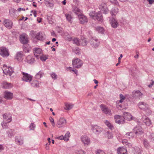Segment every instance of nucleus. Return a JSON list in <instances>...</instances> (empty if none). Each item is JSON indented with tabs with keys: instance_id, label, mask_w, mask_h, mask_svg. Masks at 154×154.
<instances>
[{
	"instance_id": "nucleus-1",
	"label": "nucleus",
	"mask_w": 154,
	"mask_h": 154,
	"mask_svg": "<svg viewBox=\"0 0 154 154\" xmlns=\"http://www.w3.org/2000/svg\"><path fill=\"white\" fill-rule=\"evenodd\" d=\"M89 15L91 17L96 20L102 22L103 21L102 14L101 12L99 11L95 13L94 12H91Z\"/></svg>"
},
{
	"instance_id": "nucleus-2",
	"label": "nucleus",
	"mask_w": 154,
	"mask_h": 154,
	"mask_svg": "<svg viewBox=\"0 0 154 154\" xmlns=\"http://www.w3.org/2000/svg\"><path fill=\"white\" fill-rule=\"evenodd\" d=\"M2 70L4 74L10 76H11L14 72L13 69L12 68L10 67H7V66L6 65H3Z\"/></svg>"
},
{
	"instance_id": "nucleus-3",
	"label": "nucleus",
	"mask_w": 154,
	"mask_h": 154,
	"mask_svg": "<svg viewBox=\"0 0 154 154\" xmlns=\"http://www.w3.org/2000/svg\"><path fill=\"white\" fill-rule=\"evenodd\" d=\"M82 61L78 58L74 59L72 61L73 66L76 68H80L82 66Z\"/></svg>"
},
{
	"instance_id": "nucleus-4",
	"label": "nucleus",
	"mask_w": 154,
	"mask_h": 154,
	"mask_svg": "<svg viewBox=\"0 0 154 154\" xmlns=\"http://www.w3.org/2000/svg\"><path fill=\"white\" fill-rule=\"evenodd\" d=\"M99 8L103 13L106 14L109 12V10L108 7L106 3H102L99 6Z\"/></svg>"
},
{
	"instance_id": "nucleus-5",
	"label": "nucleus",
	"mask_w": 154,
	"mask_h": 154,
	"mask_svg": "<svg viewBox=\"0 0 154 154\" xmlns=\"http://www.w3.org/2000/svg\"><path fill=\"white\" fill-rule=\"evenodd\" d=\"M143 94L139 90L133 91L132 96L134 98L140 99L143 97Z\"/></svg>"
},
{
	"instance_id": "nucleus-6",
	"label": "nucleus",
	"mask_w": 154,
	"mask_h": 154,
	"mask_svg": "<svg viewBox=\"0 0 154 154\" xmlns=\"http://www.w3.org/2000/svg\"><path fill=\"white\" fill-rule=\"evenodd\" d=\"M0 54L3 57H8L9 55L8 49L4 47L0 48Z\"/></svg>"
},
{
	"instance_id": "nucleus-7",
	"label": "nucleus",
	"mask_w": 154,
	"mask_h": 154,
	"mask_svg": "<svg viewBox=\"0 0 154 154\" xmlns=\"http://www.w3.org/2000/svg\"><path fill=\"white\" fill-rule=\"evenodd\" d=\"M66 124V120L63 118H60L57 121V126L58 128L63 127Z\"/></svg>"
},
{
	"instance_id": "nucleus-8",
	"label": "nucleus",
	"mask_w": 154,
	"mask_h": 154,
	"mask_svg": "<svg viewBox=\"0 0 154 154\" xmlns=\"http://www.w3.org/2000/svg\"><path fill=\"white\" fill-rule=\"evenodd\" d=\"M81 140L85 146H88L90 144L91 142L90 139L86 136H82L81 137Z\"/></svg>"
},
{
	"instance_id": "nucleus-9",
	"label": "nucleus",
	"mask_w": 154,
	"mask_h": 154,
	"mask_svg": "<svg viewBox=\"0 0 154 154\" xmlns=\"http://www.w3.org/2000/svg\"><path fill=\"white\" fill-rule=\"evenodd\" d=\"M91 129L93 132L96 134H100L103 130L102 128L97 125L92 126Z\"/></svg>"
},
{
	"instance_id": "nucleus-10",
	"label": "nucleus",
	"mask_w": 154,
	"mask_h": 154,
	"mask_svg": "<svg viewBox=\"0 0 154 154\" xmlns=\"http://www.w3.org/2000/svg\"><path fill=\"white\" fill-rule=\"evenodd\" d=\"M109 21L112 26L114 28H117L119 25L117 20L113 17H109Z\"/></svg>"
},
{
	"instance_id": "nucleus-11",
	"label": "nucleus",
	"mask_w": 154,
	"mask_h": 154,
	"mask_svg": "<svg viewBox=\"0 0 154 154\" xmlns=\"http://www.w3.org/2000/svg\"><path fill=\"white\" fill-rule=\"evenodd\" d=\"M114 119L116 123L119 124H123L125 122L124 118L119 115L114 116Z\"/></svg>"
},
{
	"instance_id": "nucleus-12",
	"label": "nucleus",
	"mask_w": 154,
	"mask_h": 154,
	"mask_svg": "<svg viewBox=\"0 0 154 154\" xmlns=\"http://www.w3.org/2000/svg\"><path fill=\"white\" fill-rule=\"evenodd\" d=\"M90 43L94 48H97L100 44V41L96 38H92L90 40Z\"/></svg>"
},
{
	"instance_id": "nucleus-13",
	"label": "nucleus",
	"mask_w": 154,
	"mask_h": 154,
	"mask_svg": "<svg viewBox=\"0 0 154 154\" xmlns=\"http://www.w3.org/2000/svg\"><path fill=\"white\" fill-rule=\"evenodd\" d=\"M22 74L23 75V80L26 82H30L32 80V76L31 75L24 72H23Z\"/></svg>"
},
{
	"instance_id": "nucleus-14",
	"label": "nucleus",
	"mask_w": 154,
	"mask_h": 154,
	"mask_svg": "<svg viewBox=\"0 0 154 154\" xmlns=\"http://www.w3.org/2000/svg\"><path fill=\"white\" fill-rule=\"evenodd\" d=\"M3 23L4 25L7 28L10 29L12 28L13 23L11 20L8 19H5L4 20Z\"/></svg>"
},
{
	"instance_id": "nucleus-15",
	"label": "nucleus",
	"mask_w": 154,
	"mask_h": 154,
	"mask_svg": "<svg viewBox=\"0 0 154 154\" xmlns=\"http://www.w3.org/2000/svg\"><path fill=\"white\" fill-rule=\"evenodd\" d=\"M100 107L101 110L103 113L106 114H108L109 115H111V111L105 105L103 104H101Z\"/></svg>"
},
{
	"instance_id": "nucleus-16",
	"label": "nucleus",
	"mask_w": 154,
	"mask_h": 154,
	"mask_svg": "<svg viewBox=\"0 0 154 154\" xmlns=\"http://www.w3.org/2000/svg\"><path fill=\"white\" fill-rule=\"evenodd\" d=\"M33 52L35 56L37 58L42 53V49L38 48H35L33 50Z\"/></svg>"
},
{
	"instance_id": "nucleus-17",
	"label": "nucleus",
	"mask_w": 154,
	"mask_h": 154,
	"mask_svg": "<svg viewBox=\"0 0 154 154\" xmlns=\"http://www.w3.org/2000/svg\"><path fill=\"white\" fill-rule=\"evenodd\" d=\"M3 117L4 120L7 123L11 122L12 120L11 114L9 113H6L3 115Z\"/></svg>"
},
{
	"instance_id": "nucleus-18",
	"label": "nucleus",
	"mask_w": 154,
	"mask_h": 154,
	"mask_svg": "<svg viewBox=\"0 0 154 154\" xmlns=\"http://www.w3.org/2000/svg\"><path fill=\"white\" fill-rule=\"evenodd\" d=\"M78 17L81 23L84 24L87 22V18L83 14H79L78 15Z\"/></svg>"
},
{
	"instance_id": "nucleus-19",
	"label": "nucleus",
	"mask_w": 154,
	"mask_h": 154,
	"mask_svg": "<svg viewBox=\"0 0 154 154\" xmlns=\"http://www.w3.org/2000/svg\"><path fill=\"white\" fill-rule=\"evenodd\" d=\"M138 106L139 108L142 109L146 110L148 109V105L143 102H140L138 103Z\"/></svg>"
},
{
	"instance_id": "nucleus-20",
	"label": "nucleus",
	"mask_w": 154,
	"mask_h": 154,
	"mask_svg": "<svg viewBox=\"0 0 154 154\" xmlns=\"http://www.w3.org/2000/svg\"><path fill=\"white\" fill-rule=\"evenodd\" d=\"M23 51H18L16 54L15 58L18 61H21L23 59Z\"/></svg>"
},
{
	"instance_id": "nucleus-21",
	"label": "nucleus",
	"mask_w": 154,
	"mask_h": 154,
	"mask_svg": "<svg viewBox=\"0 0 154 154\" xmlns=\"http://www.w3.org/2000/svg\"><path fill=\"white\" fill-rule=\"evenodd\" d=\"M20 42L23 44H26L28 43V40L27 37L25 35H22L20 36Z\"/></svg>"
},
{
	"instance_id": "nucleus-22",
	"label": "nucleus",
	"mask_w": 154,
	"mask_h": 154,
	"mask_svg": "<svg viewBox=\"0 0 154 154\" xmlns=\"http://www.w3.org/2000/svg\"><path fill=\"white\" fill-rule=\"evenodd\" d=\"M25 61L29 64H32L35 62V60L34 58L30 55L27 56Z\"/></svg>"
},
{
	"instance_id": "nucleus-23",
	"label": "nucleus",
	"mask_w": 154,
	"mask_h": 154,
	"mask_svg": "<svg viewBox=\"0 0 154 154\" xmlns=\"http://www.w3.org/2000/svg\"><path fill=\"white\" fill-rule=\"evenodd\" d=\"M4 97L6 99L11 100L13 97V94L11 92L6 91L4 92Z\"/></svg>"
},
{
	"instance_id": "nucleus-24",
	"label": "nucleus",
	"mask_w": 154,
	"mask_h": 154,
	"mask_svg": "<svg viewBox=\"0 0 154 154\" xmlns=\"http://www.w3.org/2000/svg\"><path fill=\"white\" fill-rule=\"evenodd\" d=\"M15 141L17 144L22 145L23 143V137L21 136H16L15 137Z\"/></svg>"
},
{
	"instance_id": "nucleus-25",
	"label": "nucleus",
	"mask_w": 154,
	"mask_h": 154,
	"mask_svg": "<svg viewBox=\"0 0 154 154\" xmlns=\"http://www.w3.org/2000/svg\"><path fill=\"white\" fill-rule=\"evenodd\" d=\"M133 131L136 134H140L143 133V129L140 126L136 127L133 129Z\"/></svg>"
},
{
	"instance_id": "nucleus-26",
	"label": "nucleus",
	"mask_w": 154,
	"mask_h": 154,
	"mask_svg": "<svg viewBox=\"0 0 154 154\" xmlns=\"http://www.w3.org/2000/svg\"><path fill=\"white\" fill-rule=\"evenodd\" d=\"M142 119L143 122L147 126H150L151 124L150 120L146 116L142 117Z\"/></svg>"
},
{
	"instance_id": "nucleus-27",
	"label": "nucleus",
	"mask_w": 154,
	"mask_h": 154,
	"mask_svg": "<svg viewBox=\"0 0 154 154\" xmlns=\"http://www.w3.org/2000/svg\"><path fill=\"white\" fill-rule=\"evenodd\" d=\"M123 115L124 120L126 119L128 120H130L132 119V115H131L130 113L128 112H124Z\"/></svg>"
},
{
	"instance_id": "nucleus-28",
	"label": "nucleus",
	"mask_w": 154,
	"mask_h": 154,
	"mask_svg": "<svg viewBox=\"0 0 154 154\" xmlns=\"http://www.w3.org/2000/svg\"><path fill=\"white\" fill-rule=\"evenodd\" d=\"M117 150L118 154H127L126 149L123 147L118 148Z\"/></svg>"
},
{
	"instance_id": "nucleus-29",
	"label": "nucleus",
	"mask_w": 154,
	"mask_h": 154,
	"mask_svg": "<svg viewBox=\"0 0 154 154\" xmlns=\"http://www.w3.org/2000/svg\"><path fill=\"white\" fill-rule=\"evenodd\" d=\"M119 12V9L116 8H113L111 9L110 11V14L112 16H115Z\"/></svg>"
},
{
	"instance_id": "nucleus-30",
	"label": "nucleus",
	"mask_w": 154,
	"mask_h": 154,
	"mask_svg": "<svg viewBox=\"0 0 154 154\" xmlns=\"http://www.w3.org/2000/svg\"><path fill=\"white\" fill-rule=\"evenodd\" d=\"M31 84L33 87L37 88L39 86L38 82L36 80H33L31 81Z\"/></svg>"
},
{
	"instance_id": "nucleus-31",
	"label": "nucleus",
	"mask_w": 154,
	"mask_h": 154,
	"mask_svg": "<svg viewBox=\"0 0 154 154\" xmlns=\"http://www.w3.org/2000/svg\"><path fill=\"white\" fill-rule=\"evenodd\" d=\"M132 152L134 154H141V149L137 147H135L134 148Z\"/></svg>"
},
{
	"instance_id": "nucleus-32",
	"label": "nucleus",
	"mask_w": 154,
	"mask_h": 154,
	"mask_svg": "<svg viewBox=\"0 0 154 154\" xmlns=\"http://www.w3.org/2000/svg\"><path fill=\"white\" fill-rule=\"evenodd\" d=\"M12 85L11 83L7 82H4L3 83V88L6 89L10 88L12 87Z\"/></svg>"
},
{
	"instance_id": "nucleus-33",
	"label": "nucleus",
	"mask_w": 154,
	"mask_h": 154,
	"mask_svg": "<svg viewBox=\"0 0 154 154\" xmlns=\"http://www.w3.org/2000/svg\"><path fill=\"white\" fill-rule=\"evenodd\" d=\"M65 109L66 110H69L72 108L73 105L72 104L65 103Z\"/></svg>"
},
{
	"instance_id": "nucleus-34",
	"label": "nucleus",
	"mask_w": 154,
	"mask_h": 154,
	"mask_svg": "<svg viewBox=\"0 0 154 154\" xmlns=\"http://www.w3.org/2000/svg\"><path fill=\"white\" fill-rule=\"evenodd\" d=\"M88 43V41L85 38L82 39L80 40V45L83 46H86Z\"/></svg>"
},
{
	"instance_id": "nucleus-35",
	"label": "nucleus",
	"mask_w": 154,
	"mask_h": 154,
	"mask_svg": "<svg viewBox=\"0 0 154 154\" xmlns=\"http://www.w3.org/2000/svg\"><path fill=\"white\" fill-rule=\"evenodd\" d=\"M16 10L14 8H11L9 9V13L10 16L11 17H14L15 14V11Z\"/></svg>"
},
{
	"instance_id": "nucleus-36",
	"label": "nucleus",
	"mask_w": 154,
	"mask_h": 154,
	"mask_svg": "<svg viewBox=\"0 0 154 154\" xmlns=\"http://www.w3.org/2000/svg\"><path fill=\"white\" fill-rule=\"evenodd\" d=\"M44 73L41 71H40L35 75V78L37 79H40L43 75Z\"/></svg>"
},
{
	"instance_id": "nucleus-37",
	"label": "nucleus",
	"mask_w": 154,
	"mask_h": 154,
	"mask_svg": "<svg viewBox=\"0 0 154 154\" xmlns=\"http://www.w3.org/2000/svg\"><path fill=\"white\" fill-rule=\"evenodd\" d=\"M134 135V133L133 132L127 133L125 134L126 137H128L129 139H133Z\"/></svg>"
},
{
	"instance_id": "nucleus-38",
	"label": "nucleus",
	"mask_w": 154,
	"mask_h": 154,
	"mask_svg": "<svg viewBox=\"0 0 154 154\" xmlns=\"http://www.w3.org/2000/svg\"><path fill=\"white\" fill-rule=\"evenodd\" d=\"M73 11L75 14L78 15V16L79 14H82L81 10L76 7H74L73 9Z\"/></svg>"
},
{
	"instance_id": "nucleus-39",
	"label": "nucleus",
	"mask_w": 154,
	"mask_h": 154,
	"mask_svg": "<svg viewBox=\"0 0 154 154\" xmlns=\"http://www.w3.org/2000/svg\"><path fill=\"white\" fill-rule=\"evenodd\" d=\"M65 15L67 20L69 22L71 23L72 22V17L71 15L70 14H66Z\"/></svg>"
},
{
	"instance_id": "nucleus-40",
	"label": "nucleus",
	"mask_w": 154,
	"mask_h": 154,
	"mask_svg": "<svg viewBox=\"0 0 154 154\" xmlns=\"http://www.w3.org/2000/svg\"><path fill=\"white\" fill-rule=\"evenodd\" d=\"M70 137V133L69 131H67L66 134H65L64 137V140L65 141H68L69 139V137Z\"/></svg>"
},
{
	"instance_id": "nucleus-41",
	"label": "nucleus",
	"mask_w": 154,
	"mask_h": 154,
	"mask_svg": "<svg viewBox=\"0 0 154 154\" xmlns=\"http://www.w3.org/2000/svg\"><path fill=\"white\" fill-rule=\"evenodd\" d=\"M97 30L99 33L101 34H103L104 32V30L103 28L102 27L97 26L96 27Z\"/></svg>"
},
{
	"instance_id": "nucleus-42",
	"label": "nucleus",
	"mask_w": 154,
	"mask_h": 154,
	"mask_svg": "<svg viewBox=\"0 0 154 154\" xmlns=\"http://www.w3.org/2000/svg\"><path fill=\"white\" fill-rule=\"evenodd\" d=\"M143 144L145 147L148 148L149 147V144L146 139H144L143 141Z\"/></svg>"
},
{
	"instance_id": "nucleus-43",
	"label": "nucleus",
	"mask_w": 154,
	"mask_h": 154,
	"mask_svg": "<svg viewBox=\"0 0 154 154\" xmlns=\"http://www.w3.org/2000/svg\"><path fill=\"white\" fill-rule=\"evenodd\" d=\"M73 42L74 43L77 45H80V40L79 39L75 38H74L73 39Z\"/></svg>"
},
{
	"instance_id": "nucleus-44",
	"label": "nucleus",
	"mask_w": 154,
	"mask_h": 154,
	"mask_svg": "<svg viewBox=\"0 0 154 154\" xmlns=\"http://www.w3.org/2000/svg\"><path fill=\"white\" fill-rule=\"evenodd\" d=\"M105 124L106 125L109 127L110 129H112L113 128V126L111 125V124L108 121L106 120L105 122Z\"/></svg>"
},
{
	"instance_id": "nucleus-45",
	"label": "nucleus",
	"mask_w": 154,
	"mask_h": 154,
	"mask_svg": "<svg viewBox=\"0 0 154 154\" xmlns=\"http://www.w3.org/2000/svg\"><path fill=\"white\" fill-rule=\"evenodd\" d=\"M13 130L10 129H9L7 132V134L8 137H11L13 135Z\"/></svg>"
},
{
	"instance_id": "nucleus-46",
	"label": "nucleus",
	"mask_w": 154,
	"mask_h": 154,
	"mask_svg": "<svg viewBox=\"0 0 154 154\" xmlns=\"http://www.w3.org/2000/svg\"><path fill=\"white\" fill-rule=\"evenodd\" d=\"M74 51L75 54L77 55H79L81 54L80 50L78 48H76L74 49Z\"/></svg>"
},
{
	"instance_id": "nucleus-47",
	"label": "nucleus",
	"mask_w": 154,
	"mask_h": 154,
	"mask_svg": "<svg viewBox=\"0 0 154 154\" xmlns=\"http://www.w3.org/2000/svg\"><path fill=\"white\" fill-rule=\"evenodd\" d=\"M120 100L119 101L120 103H122L123 100L125 99V98L122 94H120Z\"/></svg>"
},
{
	"instance_id": "nucleus-48",
	"label": "nucleus",
	"mask_w": 154,
	"mask_h": 154,
	"mask_svg": "<svg viewBox=\"0 0 154 154\" xmlns=\"http://www.w3.org/2000/svg\"><path fill=\"white\" fill-rule=\"evenodd\" d=\"M35 38L39 40H41L42 39V36L40 35V33H38L35 36Z\"/></svg>"
},
{
	"instance_id": "nucleus-49",
	"label": "nucleus",
	"mask_w": 154,
	"mask_h": 154,
	"mask_svg": "<svg viewBox=\"0 0 154 154\" xmlns=\"http://www.w3.org/2000/svg\"><path fill=\"white\" fill-rule=\"evenodd\" d=\"M51 77L54 80H55L57 78V75L54 72H52L50 74Z\"/></svg>"
},
{
	"instance_id": "nucleus-50",
	"label": "nucleus",
	"mask_w": 154,
	"mask_h": 154,
	"mask_svg": "<svg viewBox=\"0 0 154 154\" xmlns=\"http://www.w3.org/2000/svg\"><path fill=\"white\" fill-rule=\"evenodd\" d=\"M35 128V125L34 123H32L29 126V128L30 130H33Z\"/></svg>"
},
{
	"instance_id": "nucleus-51",
	"label": "nucleus",
	"mask_w": 154,
	"mask_h": 154,
	"mask_svg": "<svg viewBox=\"0 0 154 154\" xmlns=\"http://www.w3.org/2000/svg\"><path fill=\"white\" fill-rule=\"evenodd\" d=\"M1 125L3 129H7L8 128V125H7V123H6L4 122H2L1 123Z\"/></svg>"
},
{
	"instance_id": "nucleus-52",
	"label": "nucleus",
	"mask_w": 154,
	"mask_h": 154,
	"mask_svg": "<svg viewBox=\"0 0 154 154\" xmlns=\"http://www.w3.org/2000/svg\"><path fill=\"white\" fill-rule=\"evenodd\" d=\"M40 59L42 61H44L46 60L47 59V57L45 55H43L40 57Z\"/></svg>"
},
{
	"instance_id": "nucleus-53",
	"label": "nucleus",
	"mask_w": 154,
	"mask_h": 154,
	"mask_svg": "<svg viewBox=\"0 0 154 154\" xmlns=\"http://www.w3.org/2000/svg\"><path fill=\"white\" fill-rule=\"evenodd\" d=\"M49 119L50 122L51 123V125L53 127H54L55 126V124L54 121V120L51 117H50L49 118Z\"/></svg>"
},
{
	"instance_id": "nucleus-54",
	"label": "nucleus",
	"mask_w": 154,
	"mask_h": 154,
	"mask_svg": "<svg viewBox=\"0 0 154 154\" xmlns=\"http://www.w3.org/2000/svg\"><path fill=\"white\" fill-rule=\"evenodd\" d=\"M110 2L112 4L116 5H118L119 3L117 0H110Z\"/></svg>"
},
{
	"instance_id": "nucleus-55",
	"label": "nucleus",
	"mask_w": 154,
	"mask_h": 154,
	"mask_svg": "<svg viewBox=\"0 0 154 154\" xmlns=\"http://www.w3.org/2000/svg\"><path fill=\"white\" fill-rule=\"evenodd\" d=\"M96 154H106L104 152L100 150H97L96 152Z\"/></svg>"
},
{
	"instance_id": "nucleus-56",
	"label": "nucleus",
	"mask_w": 154,
	"mask_h": 154,
	"mask_svg": "<svg viewBox=\"0 0 154 154\" xmlns=\"http://www.w3.org/2000/svg\"><path fill=\"white\" fill-rule=\"evenodd\" d=\"M122 143L125 145H127L128 143L127 140L125 139L122 140Z\"/></svg>"
},
{
	"instance_id": "nucleus-57",
	"label": "nucleus",
	"mask_w": 154,
	"mask_h": 154,
	"mask_svg": "<svg viewBox=\"0 0 154 154\" xmlns=\"http://www.w3.org/2000/svg\"><path fill=\"white\" fill-rule=\"evenodd\" d=\"M77 153V154H85L84 151L81 150L78 151Z\"/></svg>"
},
{
	"instance_id": "nucleus-58",
	"label": "nucleus",
	"mask_w": 154,
	"mask_h": 154,
	"mask_svg": "<svg viewBox=\"0 0 154 154\" xmlns=\"http://www.w3.org/2000/svg\"><path fill=\"white\" fill-rule=\"evenodd\" d=\"M147 1L150 5H152L154 3V0H147Z\"/></svg>"
},
{
	"instance_id": "nucleus-59",
	"label": "nucleus",
	"mask_w": 154,
	"mask_h": 154,
	"mask_svg": "<svg viewBox=\"0 0 154 154\" xmlns=\"http://www.w3.org/2000/svg\"><path fill=\"white\" fill-rule=\"evenodd\" d=\"M123 57L122 55V54H121L120 55V56L118 58V62H119V63H121V59Z\"/></svg>"
},
{
	"instance_id": "nucleus-60",
	"label": "nucleus",
	"mask_w": 154,
	"mask_h": 154,
	"mask_svg": "<svg viewBox=\"0 0 154 154\" xmlns=\"http://www.w3.org/2000/svg\"><path fill=\"white\" fill-rule=\"evenodd\" d=\"M58 139L60 140H64V138L63 136V135H61L60 137H58Z\"/></svg>"
},
{
	"instance_id": "nucleus-61",
	"label": "nucleus",
	"mask_w": 154,
	"mask_h": 154,
	"mask_svg": "<svg viewBox=\"0 0 154 154\" xmlns=\"http://www.w3.org/2000/svg\"><path fill=\"white\" fill-rule=\"evenodd\" d=\"M66 69L68 70H69L70 71H72V70L73 69L71 67H69L66 68Z\"/></svg>"
},
{
	"instance_id": "nucleus-62",
	"label": "nucleus",
	"mask_w": 154,
	"mask_h": 154,
	"mask_svg": "<svg viewBox=\"0 0 154 154\" xmlns=\"http://www.w3.org/2000/svg\"><path fill=\"white\" fill-rule=\"evenodd\" d=\"M17 10H18V11H20L21 10H23V11H25V9L23 8H18Z\"/></svg>"
},
{
	"instance_id": "nucleus-63",
	"label": "nucleus",
	"mask_w": 154,
	"mask_h": 154,
	"mask_svg": "<svg viewBox=\"0 0 154 154\" xmlns=\"http://www.w3.org/2000/svg\"><path fill=\"white\" fill-rule=\"evenodd\" d=\"M4 147L2 145H0V151H1L4 150Z\"/></svg>"
},
{
	"instance_id": "nucleus-64",
	"label": "nucleus",
	"mask_w": 154,
	"mask_h": 154,
	"mask_svg": "<svg viewBox=\"0 0 154 154\" xmlns=\"http://www.w3.org/2000/svg\"><path fill=\"white\" fill-rule=\"evenodd\" d=\"M108 138H112L113 137L112 135L111 134H109L108 135Z\"/></svg>"
}]
</instances>
